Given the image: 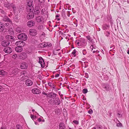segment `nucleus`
Instances as JSON below:
<instances>
[{
    "instance_id": "obj_1",
    "label": "nucleus",
    "mask_w": 129,
    "mask_h": 129,
    "mask_svg": "<svg viewBox=\"0 0 129 129\" xmlns=\"http://www.w3.org/2000/svg\"><path fill=\"white\" fill-rule=\"evenodd\" d=\"M17 38L18 39L25 41L27 40V35L24 33H22L18 35L17 36Z\"/></svg>"
},
{
    "instance_id": "obj_2",
    "label": "nucleus",
    "mask_w": 129,
    "mask_h": 129,
    "mask_svg": "<svg viewBox=\"0 0 129 129\" xmlns=\"http://www.w3.org/2000/svg\"><path fill=\"white\" fill-rule=\"evenodd\" d=\"M33 10V8H32V9H30L27 10L28 11H29L27 16V18L28 19H31L34 17V14L32 11Z\"/></svg>"
},
{
    "instance_id": "obj_3",
    "label": "nucleus",
    "mask_w": 129,
    "mask_h": 129,
    "mask_svg": "<svg viewBox=\"0 0 129 129\" xmlns=\"http://www.w3.org/2000/svg\"><path fill=\"white\" fill-rule=\"evenodd\" d=\"M36 20L37 22L41 24L43 23L44 22V18L42 16H39L36 17Z\"/></svg>"
},
{
    "instance_id": "obj_4",
    "label": "nucleus",
    "mask_w": 129,
    "mask_h": 129,
    "mask_svg": "<svg viewBox=\"0 0 129 129\" xmlns=\"http://www.w3.org/2000/svg\"><path fill=\"white\" fill-rule=\"evenodd\" d=\"M33 2V0H28L26 8L27 10H28L30 9H32V8L33 9V6H32Z\"/></svg>"
},
{
    "instance_id": "obj_5",
    "label": "nucleus",
    "mask_w": 129,
    "mask_h": 129,
    "mask_svg": "<svg viewBox=\"0 0 129 129\" xmlns=\"http://www.w3.org/2000/svg\"><path fill=\"white\" fill-rule=\"evenodd\" d=\"M76 42L78 46H81L85 44V41L83 38H82L79 39L78 41H76Z\"/></svg>"
},
{
    "instance_id": "obj_6",
    "label": "nucleus",
    "mask_w": 129,
    "mask_h": 129,
    "mask_svg": "<svg viewBox=\"0 0 129 129\" xmlns=\"http://www.w3.org/2000/svg\"><path fill=\"white\" fill-rule=\"evenodd\" d=\"M19 57L20 59L23 60L27 58V55L26 53L22 52L20 54Z\"/></svg>"
},
{
    "instance_id": "obj_7",
    "label": "nucleus",
    "mask_w": 129,
    "mask_h": 129,
    "mask_svg": "<svg viewBox=\"0 0 129 129\" xmlns=\"http://www.w3.org/2000/svg\"><path fill=\"white\" fill-rule=\"evenodd\" d=\"M29 34L31 36H35L37 34V30L34 29H31L29 30Z\"/></svg>"
},
{
    "instance_id": "obj_8",
    "label": "nucleus",
    "mask_w": 129,
    "mask_h": 129,
    "mask_svg": "<svg viewBox=\"0 0 129 129\" xmlns=\"http://www.w3.org/2000/svg\"><path fill=\"white\" fill-rule=\"evenodd\" d=\"M4 51L6 53H10L12 52V50L11 48L7 47L4 48Z\"/></svg>"
},
{
    "instance_id": "obj_9",
    "label": "nucleus",
    "mask_w": 129,
    "mask_h": 129,
    "mask_svg": "<svg viewBox=\"0 0 129 129\" xmlns=\"http://www.w3.org/2000/svg\"><path fill=\"white\" fill-rule=\"evenodd\" d=\"M102 86L103 88L106 91H109L111 89L109 85L107 84H103Z\"/></svg>"
},
{
    "instance_id": "obj_10",
    "label": "nucleus",
    "mask_w": 129,
    "mask_h": 129,
    "mask_svg": "<svg viewBox=\"0 0 129 129\" xmlns=\"http://www.w3.org/2000/svg\"><path fill=\"white\" fill-rule=\"evenodd\" d=\"M41 9L38 6H36L34 10V13L35 15H38L40 12Z\"/></svg>"
},
{
    "instance_id": "obj_11",
    "label": "nucleus",
    "mask_w": 129,
    "mask_h": 129,
    "mask_svg": "<svg viewBox=\"0 0 129 129\" xmlns=\"http://www.w3.org/2000/svg\"><path fill=\"white\" fill-rule=\"evenodd\" d=\"M33 93L35 94H38L41 93V91L40 89L37 88H34L32 90Z\"/></svg>"
},
{
    "instance_id": "obj_12",
    "label": "nucleus",
    "mask_w": 129,
    "mask_h": 129,
    "mask_svg": "<svg viewBox=\"0 0 129 129\" xmlns=\"http://www.w3.org/2000/svg\"><path fill=\"white\" fill-rule=\"evenodd\" d=\"M28 67L27 64L25 62H22L20 66L21 68L22 69H26Z\"/></svg>"
},
{
    "instance_id": "obj_13",
    "label": "nucleus",
    "mask_w": 129,
    "mask_h": 129,
    "mask_svg": "<svg viewBox=\"0 0 129 129\" xmlns=\"http://www.w3.org/2000/svg\"><path fill=\"white\" fill-rule=\"evenodd\" d=\"M6 38L9 41H13L15 40V38L13 36L9 35L6 36Z\"/></svg>"
},
{
    "instance_id": "obj_14",
    "label": "nucleus",
    "mask_w": 129,
    "mask_h": 129,
    "mask_svg": "<svg viewBox=\"0 0 129 129\" xmlns=\"http://www.w3.org/2000/svg\"><path fill=\"white\" fill-rule=\"evenodd\" d=\"M10 42L8 41L4 40L2 42L1 44L2 46L6 47L9 45Z\"/></svg>"
},
{
    "instance_id": "obj_15",
    "label": "nucleus",
    "mask_w": 129,
    "mask_h": 129,
    "mask_svg": "<svg viewBox=\"0 0 129 129\" xmlns=\"http://www.w3.org/2000/svg\"><path fill=\"white\" fill-rule=\"evenodd\" d=\"M25 84L27 86H30L33 84V82L30 79H27L26 80Z\"/></svg>"
},
{
    "instance_id": "obj_16",
    "label": "nucleus",
    "mask_w": 129,
    "mask_h": 129,
    "mask_svg": "<svg viewBox=\"0 0 129 129\" xmlns=\"http://www.w3.org/2000/svg\"><path fill=\"white\" fill-rule=\"evenodd\" d=\"M35 22L32 20H30L27 23V26L29 27H31L34 26L35 25Z\"/></svg>"
},
{
    "instance_id": "obj_17",
    "label": "nucleus",
    "mask_w": 129,
    "mask_h": 129,
    "mask_svg": "<svg viewBox=\"0 0 129 129\" xmlns=\"http://www.w3.org/2000/svg\"><path fill=\"white\" fill-rule=\"evenodd\" d=\"M15 50L17 52H21L23 50V48L22 47L18 46L15 47Z\"/></svg>"
},
{
    "instance_id": "obj_18",
    "label": "nucleus",
    "mask_w": 129,
    "mask_h": 129,
    "mask_svg": "<svg viewBox=\"0 0 129 129\" xmlns=\"http://www.w3.org/2000/svg\"><path fill=\"white\" fill-rule=\"evenodd\" d=\"M48 95L49 97L53 99H54L56 97V94L53 92H51L49 93Z\"/></svg>"
},
{
    "instance_id": "obj_19",
    "label": "nucleus",
    "mask_w": 129,
    "mask_h": 129,
    "mask_svg": "<svg viewBox=\"0 0 129 129\" xmlns=\"http://www.w3.org/2000/svg\"><path fill=\"white\" fill-rule=\"evenodd\" d=\"M39 62L41 64L42 67H43V64H44V60L42 57H39Z\"/></svg>"
},
{
    "instance_id": "obj_20",
    "label": "nucleus",
    "mask_w": 129,
    "mask_h": 129,
    "mask_svg": "<svg viewBox=\"0 0 129 129\" xmlns=\"http://www.w3.org/2000/svg\"><path fill=\"white\" fill-rule=\"evenodd\" d=\"M59 125V129H66V126L64 123H60Z\"/></svg>"
},
{
    "instance_id": "obj_21",
    "label": "nucleus",
    "mask_w": 129,
    "mask_h": 129,
    "mask_svg": "<svg viewBox=\"0 0 129 129\" xmlns=\"http://www.w3.org/2000/svg\"><path fill=\"white\" fill-rule=\"evenodd\" d=\"M7 74L6 72L3 70L0 71V75L2 76H4Z\"/></svg>"
},
{
    "instance_id": "obj_22",
    "label": "nucleus",
    "mask_w": 129,
    "mask_h": 129,
    "mask_svg": "<svg viewBox=\"0 0 129 129\" xmlns=\"http://www.w3.org/2000/svg\"><path fill=\"white\" fill-rule=\"evenodd\" d=\"M56 102H55V104L57 105H59L60 103V99L58 98H56L55 99Z\"/></svg>"
},
{
    "instance_id": "obj_23",
    "label": "nucleus",
    "mask_w": 129,
    "mask_h": 129,
    "mask_svg": "<svg viewBox=\"0 0 129 129\" xmlns=\"http://www.w3.org/2000/svg\"><path fill=\"white\" fill-rule=\"evenodd\" d=\"M8 33L11 35H12L14 34V31L12 28H10L9 29L8 31Z\"/></svg>"
},
{
    "instance_id": "obj_24",
    "label": "nucleus",
    "mask_w": 129,
    "mask_h": 129,
    "mask_svg": "<svg viewBox=\"0 0 129 129\" xmlns=\"http://www.w3.org/2000/svg\"><path fill=\"white\" fill-rule=\"evenodd\" d=\"M61 15L63 17H65L66 16L65 13V10L63 9L62 11Z\"/></svg>"
},
{
    "instance_id": "obj_25",
    "label": "nucleus",
    "mask_w": 129,
    "mask_h": 129,
    "mask_svg": "<svg viewBox=\"0 0 129 129\" xmlns=\"http://www.w3.org/2000/svg\"><path fill=\"white\" fill-rule=\"evenodd\" d=\"M16 129H23L22 126H21L19 124H17L16 126Z\"/></svg>"
},
{
    "instance_id": "obj_26",
    "label": "nucleus",
    "mask_w": 129,
    "mask_h": 129,
    "mask_svg": "<svg viewBox=\"0 0 129 129\" xmlns=\"http://www.w3.org/2000/svg\"><path fill=\"white\" fill-rule=\"evenodd\" d=\"M109 26L108 25H104L103 26H102V28L103 30H105L107 29V28L109 27Z\"/></svg>"
},
{
    "instance_id": "obj_27",
    "label": "nucleus",
    "mask_w": 129,
    "mask_h": 129,
    "mask_svg": "<svg viewBox=\"0 0 129 129\" xmlns=\"http://www.w3.org/2000/svg\"><path fill=\"white\" fill-rule=\"evenodd\" d=\"M38 29L40 30H41L43 29V25H39L38 26Z\"/></svg>"
},
{
    "instance_id": "obj_28",
    "label": "nucleus",
    "mask_w": 129,
    "mask_h": 129,
    "mask_svg": "<svg viewBox=\"0 0 129 129\" xmlns=\"http://www.w3.org/2000/svg\"><path fill=\"white\" fill-rule=\"evenodd\" d=\"M86 38L90 42H92V39H91L90 36H86Z\"/></svg>"
},
{
    "instance_id": "obj_29",
    "label": "nucleus",
    "mask_w": 129,
    "mask_h": 129,
    "mask_svg": "<svg viewBox=\"0 0 129 129\" xmlns=\"http://www.w3.org/2000/svg\"><path fill=\"white\" fill-rule=\"evenodd\" d=\"M16 31L18 33L21 32V28L19 27H17L16 28Z\"/></svg>"
},
{
    "instance_id": "obj_30",
    "label": "nucleus",
    "mask_w": 129,
    "mask_h": 129,
    "mask_svg": "<svg viewBox=\"0 0 129 129\" xmlns=\"http://www.w3.org/2000/svg\"><path fill=\"white\" fill-rule=\"evenodd\" d=\"M22 41H19L15 43V45L18 46H19L20 44L22 42Z\"/></svg>"
},
{
    "instance_id": "obj_31",
    "label": "nucleus",
    "mask_w": 129,
    "mask_h": 129,
    "mask_svg": "<svg viewBox=\"0 0 129 129\" xmlns=\"http://www.w3.org/2000/svg\"><path fill=\"white\" fill-rule=\"evenodd\" d=\"M4 27V25H3L2 24H0V31H2Z\"/></svg>"
},
{
    "instance_id": "obj_32",
    "label": "nucleus",
    "mask_w": 129,
    "mask_h": 129,
    "mask_svg": "<svg viewBox=\"0 0 129 129\" xmlns=\"http://www.w3.org/2000/svg\"><path fill=\"white\" fill-rule=\"evenodd\" d=\"M22 43H21L20 44L19 46L22 47H23L25 45V43L24 42H23V41H22Z\"/></svg>"
},
{
    "instance_id": "obj_33",
    "label": "nucleus",
    "mask_w": 129,
    "mask_h": 129,
    "mask_svg": "<svg viewBox=\"0 0 129 129\" xmlns=\"http://www.w3.org/2000/svg\"><path fill=\"white\" fill-rule=\"evenodd\" d=\"M88 91L87 89L86 88H84L82 92L84 93H86Z\"/></svg>"
},
{
    "instance_id": "obj_34",
    "label": "nucleus",
    "mask_w": 129,
    "mask_h": 129,
    "mask_svg": "<svg viewBox=\"0 0 129 129\" xmlns=\"http://www.w3.org/2000/svg\"><path fill=\"white\" fill-rule=\"evenodd\" d=\"M42 45H43V47H46L48 46V44L43 43H42Z\"/></svg>"
},
{
    "instance_id": "obj_35",
    "label": "nucleus",
    "mask_w": 129,
    "mask_h": 129,
    "mask_svg": "<svg viewBox=\"0 0 129 129\" xmlns=\"http://www.w3.org/2000/svg\"><path fill=\"white\" fill-rule=\"evenodd\" d=\"M119 123H117L116 124V126L118 127H121L122 126V124L118 121Z\"/></svg>"
},
{
    "instance_id": "obj_36",
    "label": "nucleus",
    "mask_w": 129,
    "mask_h": 129,
    "mask_svg": "<svg viewBox=\"0 0 129 129\" xmlns=\"http://www.w3.org/2000/svg\"><path fill=\"white\" fill-rule=\"evenodd\" d=\"M105 35L107 37H109V35H110V33L108 31H107L106 33L105 34Z\"/></svg>"
},
{
    "instance_id": "obj_37",
    "label": "nucleus",
    "mask_w": 129,
    "mask_h": 129,
    "mask_svg": "<svg viewBox=\"0 0 129 129\" xmlns=\"http://www.w3.org/2000/svg\"><path fill=\"white\" fill-rule=\"evenodd\" d=\"M82 53L83 55H85L87 53L86 50L85 49L83 50H82Z\"/></svg>"
},
{
    "instance_id": "obj_38",
    "label": "nucleus",
    "mask_w": 129,
    "mask_h": 129,
    "mask_svg": "<svg viewBox=\"0 0 129 129\" xmlns=\"http://www.w3.org/2000/svg\"><path fill=\"white\" fill-rule=\"evenodd\" d=\"M76 49H74L73 51V52H72V54L73 55H75L74 56H76V55L75 54L76 53Z\"/></svg>"
},
{
    "instance_id": "obj_39",
    "label": "nucleus",
    "mask_w": 129,
    "mask_h": 129,
    "mask_svg": "<svg viewBox=\"0 0 129 129\" xmlns=\"http://www.w3.org/2000/svg\"><path fill=\"white\" fill-rule=\"evenodd\" d=\"M88 112L90 114H92L93 113L92 110L91 109H90L88 111Z\"/></svg>"
},
{
    "instance_id": "obj_40",
    "label": "nucleus",
    "mask_w": 129,
    "mask_h": 129,
    "mask_svg": "<svg viewBox=\"0 0 129 129\" xmlns=\"http://www.w3.org/2000/svg\"><path fill=\"white\" fill-rule=\"evenodd\" d=\"M48 85L49 86H50L51 87L53 85V84L51 83V82H49L48 84Z\"/></svg>"
},
{
    "instance_id": "obj_41",
    "label": "nucleus",
    "mask_w": 129,
    "mask_h": 129,
    "mask_svg": "<svg viewBox=\"0 0 129 129\" xmlns=\"http://www.w3.org/2000/svg\"><path fill=\"white\" fill-rule=\"evenodd\" d=\"M73 122L74 123H75L76 124H79V122L78 121L76 120H74L73 121Z\"/></svg>"
},
{
    "instance_id": "obj_42",
    "label": "nucleus",
    "mask_w": 129,
    "mask_h": 129,
    "mask_svg": "<svg viewBox=\"0 0 129 129\" xmlns=\"http://www.w3.org/2000/svg\"><path fill=\"white\" fill-rule=\"evenodd\" d=\"M18 70V69H15L14 70H13V73H15V74L17 72V71Z\"/></svg>"
},
{
    "instance_id": "obj_43",
    "label": "nucleus",
    "mask_w": 129,
    "mask_h": 129,
    "mask_svg": "<svg viewBox=\"0 0 129 129\" xmlns=\"http://www.w3.org/2000/svg\"><path fill=\"white\" fill-rule=\"evenodd\" d=\"M31 117V119L33 120H34V119L35 118H36V116H35V117H34V116L33 115H31L30 116Z\"/></svg>"
},
{
    "instance_id": "obj_44",
    "label": "nucleus",
    "mask_w": 129,
    "mask_h": 129,
    "mask_svg": "<svg viewBox=\"0 0 129 129\" xmlns=\"http://www.w3.org/2000/svg\"><path fill=\"white\" fill-rule=\"evenodd\" d=\"M26 71H22L21 73V75H23L25 74V73H26Z\"/></svg>"
},
{
    "instance_id": "obj_45",
    "label": "nucleus",
    "mask_w": 129,
    "mask_h": 129,
    "mask_svg": "<svg viewBox=\"0 0 129 129\" xmlns=\"http://www.w3.org/2000/svg\"><path fill=\"white\" fill-rule=\"evenodd\" d=\"M17 54H14L12 56V57L13 58H14L15 59V58L17 57Z\"/></svg>"
},
{
    "instance_id": "obj_46",
    "label": "nucleus",
    "mask_w": 129,
    "mask_h": 129,
    "mask_svg": "<svg viewBox=\"0 0 129 129\" xmlns=\"http://www.w3.org/2000/svg\"><path fill=\"white\" fill-rule=\"evenodd\" d=\"M6 20L7 21H8L9 22H10V19L9 18H8L7 17H6Z\"/></svg>"
},
{
    "instance_id": "obj_47",
    "label": "nucleus",
    "mask_w": 129,
    "mask_h": 129,
    "mask_svg": "<svg viewBox=\"0 0 129 129\" xmlns=\"http://www.w3.org/2000/svg\"><path fill=\"white\" fill-rule=\"evenodd\" d=\"M45 34L44 32H42L41 34V35L42 36H43L44 37H45Z\"/></svg>"
},
{
    "instance_id": "obj_48",
    "label": "nucleus",
    "mask_w": 129,
    "mask_h": 129,
    "mask_svg": "<svg viewBox=\"0 0 129 129\" xmlns=\"http://www.w3.org/2000/svg\"><path fill=\"white\" fill-rule=\"evenodd\" d=\"M85 77L87 78H88L89 76L88 75V73H85Z\"/></svg>"
},
{
    "instance_id": "obj_49",
    "label": "nucleus",
    "mask_w": 129,
    "mask_h": 129,
    "mask_svg": "<svg viewBox=\"0 0 129 129\" xmlns=\"http://www.w3.org/2000/svg\"><path fill=\"white\" fill-rule=\"evenodd\" d=\"M11 5V7H12V8H13V7H14V6H15V5L14 4H13V3H11V5Z\"/></svg>"
},
{
    "instance_id": "obj_50",
    "label": "nucleus",
    "mask_w": 129,
    "mask_h": 129,
    "mask_svg": "<svg viewBox=\"0 0 129 129\" xmlns=\"http://www.w3.org/2000/svg\"><path fill=\"white\" fill-rule=\"evenodd\" d=\"M117 115L119 117H121L122 116V115L119 113L117 114Z\"/></svg>"
},
{
    "instance_id": "obj_51",
    "label": "nucleus",
    "mask_w": 129,
    "mask_h": 129,
    "mask_svg": "<svg viewBox=\"0 0 129 129\" xmlns=\"http://www.w3.org/2000/svg\"><path fill=\"white\" fill-rule=\"evenodd\" d=\"M13 10L14 11H15L16 10V8L15 6H14L12 8Z\"/></svg>"
},
{
    "instance_id": "obj_52",
    "label": "nucleus",
    "mask_w": 129,
    "mask_h": 129,
    "mask_svg": "<svg viewBox=\"0 0 129 129\" xmlns=\"http://www.w3.org/2000/svg\"><path fill=\"white\" fill-rule=\"evenodd\" d=\"M3 88L2 87V86H0V91H1L2 90Z\"/></svg>"
},
{
    "instance_id": "obj_53",
    "label": "nucleus",
    "mask_w": 129,
    "mask_h": 129,
    "mask_svg": "<svg viewBox=\"0 0 129 129\" xmlns=\"http://www.w3.org/2000/svg\"><path fill=\"white\" fill-rule=\"evenodd\" d=\"M59 74H56L55 76V77L56 78L58 77L59 76Z\"/></svg>"
},
{
    "instance_id": "obj_54",
    "label": "nucleus",
    "mask_w": 129,
    "mask_h": 129,
    "mask_svg": "<svg viewBox=\"0 0 129 129\" xmlns=\"http://www.w3.org/2000/svg\"><path fill=\"white\" fill-rule=\"evenodd\" d=\"M90 48L92 49V50H93V48H94L93 46L92 45H91L90 47Z\"/></svg>"
},
{
    "instance_id": "obj_55",
    "label": "nucleus",
    "mask_w": 129,
    "mask_h": 129,
    "mask_svg": "<svg viewBox=\"0 0 129 129\" xmlns=\"http://www.w3.org/2000/svg\"><path fill=\"white\" fill-rule=\"evenodd\" d=\"M5 26H8L9 25V23H6L5 24Z\"/></svg>"
},
{
    "instance_id": "obj_56",
    "label": "nucleus",
    "mask_w": 129,
    "mask_h": 129,
    "mask_svg": "<svg viewBox=\"0 0 129 129\" xmlns=\"http://www.w3.org/2000/svg\"><path fill=\"white\" fill-rule=\"evenodd\" d=\"M110 48H112V49H114L115 48V46H110Z\"/></svg>"
},
{
    "instance_id": "obj_57",
    "label": "nucleus",
    "mask_w": 129,
    "mask_h": 129,
    "mask_svg": "<svg viewBox=\"0 0 129 129\" xmlns=\"http://www.w3.org/2000/svg\"><path fill=\"white\" fill-rule=\"evenodd\" d=\"M42 94H44L45 95H47V94L46 93H45L44 92H42Z\"/></svg>"
},
{
    "instance_id": "obj_58",
    "label": "nucleus",
    "mask_w": 129,
    "mask_h": 129,
    "mask_svg": "<svg viewBox=\"0 0 129 129\" xmlns=\"http://www.w3.org/2000/svg\"><path fill=\"white\" fill-rule=\"evenodd\" d=\"M97 127L98 128V129H99V127H102V126H101V125H97Z\"/></svg>"
},
{
    "instance_id": "obj_59",
    "label": "nucleus",
    "mask_w": 129,
    "mask_h": 129,
    "mask_svg": "<svg viewBox=\"0 0 129 129\" xmlns=\"http://www.w3.org/2000/svg\"><path fill=\"white\" fill-rule=\"evenodd\" d=\"M38 120L39 122H40L41 121V119L40 118L38 119Z\"/></svg>"
},
{
    "instance_id": "obj_60",
    "label": "nucleus",
    "mask_w": 129,
    "mask_h": 129,
    "mask_svg": "<svg viewBox=\"0 0 129 129\" xmlns=\"http://www.w3.org/2000/svg\"><path fill=\"white\" fill-rule=\"evenodd\" d=\"M40 2L43 3L44 2V0H40Z\"/></svg>"
},
{
    "instance_id": "obj_61",
    "label": "nucleus",
    "mask_w": 129,
    "mask_h": 129,
    "mask_svg": "<svg viewBox=\"0 0 129 129\" xmlns=\"http://www.w3.org/2000/svg\"><path fill=\"white\" fill-rule=\"evenodd\" d=\"M1 129H6V128H5V127H4V126H2L1 128Z\"/></svg>"
},
{
    "instance_id": "obj_62",
    "label": "nucleus",
    "mask_w": 129,
    "mask_h": 129,
    "mask_svg": "<svg viewBox=\"0 0 129 129\" xmlns=\"http://www.w3.org/2000/svg\"><path fill=\"white\" fill-rule=\"evenodd\" d=\"M52 88L53 89H55V87L54 85L53 84V85L52 86H51Z\"/></svg>"
},
{
    "instance_id": "obj_63",
    "label": "nucleus",
    "mask_w": 129,
    "mask_h": 129,
    "mask_svg": "<svg viewBox=\"0 0 129 129\" xmlns=\"http://www.w3.org/2000/svg\"><path fill=\"white\" fill-rule=\"evenodd\" d=\"M101 52L103 54H104V51L103 50H101Z\"/></svg>"
},
{
    "instance_id": "obj_64",
    "label": "nucleus",
    "mask_w": 129,
    "mask_h": 129,
    "mask_svg": "<svg viewBox=\"0 0 129 129\" xmlns=\"http://www.w3.org/2000/svg\"><path fill=\"white\" fill-rule=\"evenodd\" d=\"M99 52V51L96 50V53L97 54Z\"/></svg>"
}]
</instances>
